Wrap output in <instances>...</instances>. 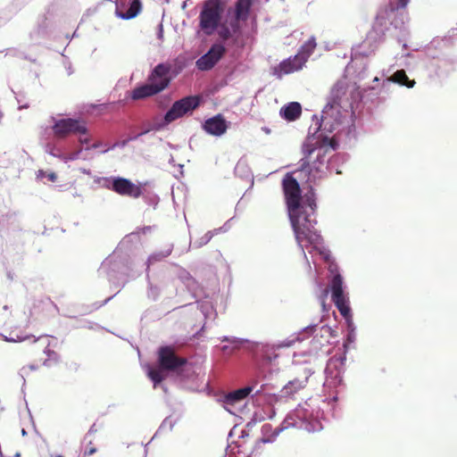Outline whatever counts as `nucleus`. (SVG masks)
Listing matches in <instances>:
<instances>
[{"instance_id": "1", "label": "nucleus", "mask_w": 457, "mask_h": 457, "mask_svg": "<svg viewBox=\"0 0 457 457\" xmlns=\"http://www.w3.org/2000/svg\"><path fill=\"white\" fill-rule=\"evenodd\" d=\"M282 188L295 240L306 257L304 248L321 243V237L315 229L317 204L312 190L301 195L296 179L287 173L282 180Z\"/></svg>"}, {"instance_id": "2", "label": "nucleus", "mask_w": 457, "mask_h": 457, "mask_svg": "<svg viewBox=\"0 0 457 457\" xmlns=\"http://www.w3.org/2000/svg\"><path fill=\"white\" fill-rule=\"evenodd\" d=\"M358 87L346 78L337 80L332 87L321 116L320 127L333 132L343 123L342 109L352 105L359 97Z\"/></svg>"}, {"instance_id": "3", "label": "nucleus", "mask_w": 457, "mask_h": 457, "mask_svg": "<svg viewBox=\"0 0 457 457\" xmlns=\"http://www.w3.org/2000/svg\"><path fill=\"white\" fill-rule=\"evenodd\" d=\"M303 158L301 159V172L309 174L308 180L313 182L321 177L322 170L320 165H323L326 150L322 144L313 136L308 137L303 145Z\"/></svg>"}, {"instance_id": "4", "label": "nucleus", "mask_w": 457, "mask_h": 457, "mask_svg": "<svg viewBox=\"0 0 457 457\" xmlns=\"http://www.w3.org/2000/svg\"><path fill=\"white\" fill-rule=\"evenodd\" d=\"M223 4L220 0H206L199 14V28L206 36L212 35L218 29L222 13Z\"/></svg>"}, {"instance_id": "5", "label": "nucleus", "mask_w": 457, "mask_h": 457, "mask_svg": "<svg viewBox=\"0 0 457 457\" xmlns=\"http://www.w3.org/2000/svg\"><path fill=\"white\" fill-rule=\"evenodd\" d=\"M54 136L64 139L71 135H87V122L81 119L65 118L58 120L52 127Z\"/></svg>"}, {"instance_id": "6", "label": "nucleus", "mask_w": 457, "mask_h": 457, "mask_svg": "<svg viewBox=\"0 0 457 457\" xmlns=\"http://www.w3.org/2000/svg\"><path fill=\"white\" fill-rule=\"evenodd\" d=\"M331 298L340 314L349 320L352 318L349 298L343 289V278L340 274L334 275L330 282Z\"/></svg>"}, {"instance_id": "7", "label": "nucleus", "mask_w": 457, "mask_h": 457, "mask_svg": "<svg viewBox=\"0 0 457 457\" xmlns=\"http://www.w3.org/2000/svg\"><path fill=\"white\" fill-rule=\"evenodd\" d=\"M200 100L197 96H189L176 101L164 116L166 123H170L188 112L196 109L200 104Z\"/></svg>"}, {"instance_id": "8", "label": "nucleus", "mask_w": 457, "mask_h": 457, "mask_svg": "<svg viewBox=\"0 0 457 457\" xmlns=\"http://www.w3.org/2000/svg\"><path fill=\"white\" fill-rule=\"evenodd\" d=\"M157 355L158 366L167 371H178L187 362L186 358L178 356L171 346L160 347Z\"/></svg>"}, {"instance_id": "9", "label": "nucleus", "mask_w": 457, "mask_h": 457, "mask_svg": "<svg viewBox=\"0 0 457 457\" xmlns=\"http://www.w3.org/2000/svg\"><path fill=\"white\" fill-rule=\"evenodd\" d=\"M254 0H237L234 7V17L228 23L229 29L237 36L241 34V22H245L250 15Z\"/></svg>"}, {"instance_id": "10", "label": "nucleus", "mask_w": 457, "mask_h": 457, "mask_svg": "<svg viewBox=\"0 0 457 457\" xmlns=\"http://www.w3.org/2000/svg\"><path fill=\"white\" fill-rule=\"evenodd\" d=\"M109 188L118 195L131 198H138L143 194L141 184H134L129 179L120 177L113 178Z\"/></svg>"}, {"instance_id": "11", "label": "nucleus", "mask_w": 457, "mask_h": 457, "mask_svg": "<svg viewBox=\"0 0 457 457\" xmlns=\"http://www.w3.org/2000/svg\"><path fill=\"white\" fill-rule=\"evenodd\" d=\"M225 47L220 44H214L209 51L196 61L200 71L211 70L224 55Z\"/></svg>"}, {"instance_id": "12", "label": "nucleus", "mask_w": 457, "mask_h": 457, "mask_svg": "<svg viewBox=\"0 0 457 457\" xmlns=\"http://www.w3.org/2000/svg\"><path fill=\"white\" fill-rule=\"evenodd\" d=\"M306 62V56L303 54H295L293 57H289L287 60L281 62L277 67L274 68V74L278 78L293 73L303 68Z\"/></svg>"}, {"instance_id": "13", "label": "nucleus", "mask_w": 457, "mask_h": 457, "mask_svg": "<svg viewBox=\"0 0 457 457\" xmlns=\"http://www.w3.org/2000/svg\"><path fill=\"white\" fill-rule=\"evenodd\" d=\"M171 70L170 64L168 63H159L154 67L152 71L151 74L148 77V82L151 85H155L157 87H163V90L169 86L170 83V72Z\"/></svg>"}, {"instance_id": "14", "label": "nucleus", "mask_w": 457, "mask_h": 457, "mask_svg": "<svg viewBox=\"0 0 457 457\" xmlns=\"http://www.w3.org/2000/svg\"><path fill=\"white\" fill-rule=\"evenodd\" d=\"M204 129L210 135L221 136L228 129L227 121L221 114L206 120L203 125Z\"/></svg>"}, {"instance_id": "15", "label": "nucleus", "mask_w": 457, "mask_h": 457, "mask_svg": "<svg viewBox=\"0 0 457 457\" xmlns=\"http://www.w3.org/2000/svg\"><path fill=\"white\" fill-rule=\"evenodd\" d=\"M409 2L410 0H397L396 5L391 2L388 3L386 5L379 9L376 17L377 22L380 25H384L386 21L390 19L392 14L401 13L399 9H405Z\"/></svg>"}, {"instance_id": "16", "label": "nucleus", "mask_w": 457, "mask_h": 457, "mask_svg": "<svg viewBox=\"0 0 457 457\" xmlns=\"http://www.w3.org/2000/svg\"><path fill=\"white\" fill-rule=\"evenodd\" d=\"M254 389V386H246L245 387L231 391L224 395L223 403L228 406H233L245 400Z\"/></svg>"}, {"instance_id": "17", "label": "nucleus", "mask_w": 457, "mask_h": 457, "mask_svg": "<svg viewBox=\"0 0 457 457\" xmlns=\"http://www.w3.org/2000/svg\"><path fill=\"white\" fill-rule=\"evenodd\" d=\"M163 90V87L151 85L149 82L138 87H136L131 94L133 100L144 99L154 96Z\"/></svg>"}, {"instance_id": "18", "label": "nucleus", "mask_w": 457, "mask_h": 457, "mask_svg": "<svg viewBox=\"0 0 457 457\" xmlns=\"http://www.w3.org/2000/svg\"><path fill=\"white\" fill-rule=\"evenodd\" d=\"M279 114L287 121H295L299 119L302 114V106L297 102H291L281 107Z\"/></svg>"}, {"instance_id": "19", "label": "nucleus", "mask_w": 457, "mask_h": 457, "mask_svg": "<svg viewBox=\"0 0 457 457\" xmlns=\"http://www.w3.org/2000/svg\"><path fill=\"white\" fill-rule=\"evenodd\" d=\"M308 382V378L304 377L303 379L295 378L290 380L282 389V394L284 396H292L295 394L298 393L300 390L303 389Z\"/></svg>"}, {"instance_id": "20", "label": "nucleus", "mask_w": 457, "mask_h": 457, "mask_svg": "<svg viewBox=\"0 0 457 457\" xmlns=\"http://www.w3.org/2000/svg\"><path fill=\"white\" fill-rule=\"evenodd\" d=\"M141 2L140 0H130L129 7L126 12H122L117 7V14L121 19L129 20L135 18L141 11Z\"/></svg>"}, {"instance_id": "21", "label": "nucleus", "mask_w": 457, "mask_h": 457, "mask_svg": "<svg viewBox=\"0 0 457 457\" xmlns=\"http://www.w3.org/2000/svg\"><path fill=\"white\" fill-rule=\"evenodd\" d=\"M393 82L411 88L415 85L414 79H410L404 70L396 71L390 79Z\"/></svg>"}, {"instance_id": "22", "label": "nucleus", "mask_w": 457, "mask_h": 457, "mask_svg": "<svg viewBox=\"0 0 457 457\" xmlns=\"http://www.w3.org/2000/svg\"><path fill=\"white\" fill-rule=\"evenodd\" d=\"M222 342H228L231 345H224L221 347V351L225 353H232L235 350H237L241 347L243 344V340L237 337H224L221 339Z\"/></svg>"}, {"instance_id": "23", "label": "nucleus", "mask_w": 457, "mask_h": 457, "mask_svg": "<svg viewBox=\"0 0 457 457\" xmlns=\"http://www.w3.org/2000/svg\"><path fill=\"white\" fill-rule=\"evenodd\" d=\"M316 41L314 37L309 38L301 47V51L297 54H303L306 56V60L308 57L313 53L316 48Z\"/></svg>"}, {"instance_id": "24", "label": "nucleus", "mask_w": 457, "mask_h": 457, "mask_svg": "<svg viewBox=\"0 0 457 457\" xmlns=\"http://www.w3.org/2000/svg\"><path fill=\"white\" fill-rule=\"evenodd\" d=\"M164 370H161V368L159 367L158 369H151L148 371V377L154 382V387H156L157 384H160L164 379V376L162 374V371Z\"/></svg>"}, {"instance_id": "25", "label": "nucleus", "mask_w": 457, "mask_h": 457, "mask_svg": "<svg viewBox=\"0 0 457 457\" xmlns=\"http://www.w3.org/2000/svg\"><path fill=\"white\" fill-rule=\"evenodd\" d=\"M44 353L47 358L42 360L43 365L50 366L53 361H56L58 359V354L49 348V344H47L44 348Z\"/></svg>"}, {"instance_id": "26", "label": "nucleus", "mask_w": 457, "mask_h": 457, "mask_svg": "<svg viewBox=\"0 0 457 457\" xmlns=\"http://www.w3.org/2000/svg\"><path fill=\"white\" fill-rule=\"evenodd\" d=\"M233 35H235L229 27H222L219 31V36L222 40L229 39Z\"/></svg>"}, {"instance_id": "27", "label": "nucleus", "mask_w": 457, "mask_h": 457, "mask_svg": "<svg viewBox=\"0 0 457 457\" xmlns=\"http://www.w3.org/2000/svg\"><path fill=\"white\" fill-rule=\"evenodd\" d=\"M79 142L82 145L86 144L87 145L90 141V138L88 137H83L84 135H79Z\"/></svg>"}, {"instance_id": "28", "label": "nucleus", "mask_w": 457, "mask_h": 457, "mask_svg": "<svg viewBox=\"0 0 457 457\" xmlns=\"http://www.w3.org/2000/svg\"><path fill=\"white\" fill-rule=\"evenodd\" d=\"M101 146H102V142L97 141V142L94 143L93 145H91L90 146H87L86 150L96 149V148H99Z\"/></svg>"}, {"instance_id": "29", "label": "nucleus", "mask_w": 457, "mask_h": 457, "mask_svg": "<svg viewBox=\"0 0 457 457\" xmlns=\"http://www.w3.org/2000/svg\"><path fill=\"white\" fill-rule=\"evenodd\" d=\"M96 452V448L94 446H88L87 449L85 452V454L87 455H92Z\"/></svg>"}, {"instance_id": "30", "label": "nucleus", "mask_w": 457, "mask_h": 457, "mask_svg": "<svg viewBox=\"0 0 457 457\" xmlns=\"http://www.w3.org/2000/svg\"><path fill=\"white\" fill-rule=\"evenodd\" d=\"M158 38L160 40H162V38H163V28H162V24L159 25Z\"/></svg>"}, {"instance_id": "31", "label": "nucleus", "mask_w": 457, "mask_h": 457, "mask_svg": "<svg viewBox=\"0 0 457 457\" xmlns=\"http://www.w3.org/2000/svg\"><path fill=\"white\" fill-rule=\"evenodd\" d=\"M48 179H49V180L54 182L57 179V176L55 173L52 172L48 175Z\"/></svg>"}, {"instance_id": "32", "label": "nucleus", "mask_w": 457, "mask_h": 457, "mask_svg": "<svg viewBox=\"0 0 457 457\" xmlns=\"http://www.w3.org/2000/svg\"><path fill=\"white\" fill-rule=\"evenodd\" d=\"M263 442L267 443V442H270V440L269 439H264Z\"/></svg>"}, {"instance_id": "33", "label": "nucleus", "mask_w": 457, "mask_h": 457, "mask_svg": "<svg viewBox=\"0 0 457 457\" xmlns=\"http://www.w3.org/2000/svg\"><path fill=\"white\" fill-rule=\"evenodd\" d=\"M108 150L109 148H106L105 150L103 151V153H106Z\"/></svg>"}, {"instance_id": "34", "label": "nucleus", "mask_w": 457, "mask_h": 457, "mask_svg": "<svg viewBox=\"0 0 457 457\" xmlns=\"http://www.w3.org/2000/svg\"><path fill=\"white\" fill-rule=\"evenodd\" d=\"M15 457H20V454H19V453H17V454L15 455Z\"/></svg>"}]
</instances>
